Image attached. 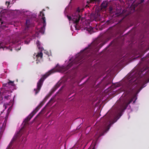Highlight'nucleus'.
<instances>
[{
	"instance_id": "nucleus-7",
	"label": "nucleus",
	"mask_w": 149,
	"mask_h": 149,
	"mask_svg": "<svg viewBox=\"0 0 149 149\" xmlns=\"http://www.w3.org/2000/svg\"><path fill=\"white\" fill-rule=\"evenodd\" d=\"M135 97L129 98L124 100L123 103L121 105L120 108V111L123 112L127 108L128 105L131 103L134 99Z\"/></svg>"
},
{
	"instance_id": "nucleus-4",
	"label": "nucleus",
	"mask_w": 149,
	"mask_h": 149,
	"mask_svg": "<svg viewBox=\"0 0 149 149\" xmlns=\"http://www.w3.org/2000/svg\"><path fill=\"white\" fill-rule=\"evenodd\" d=\"M48 97L46 96L42 101L41 102L35 109L25 119L24 121L25 123L29 121L33 116L37 113L39 110L44 105L45 102L48 98Z\"/></svg>"
},
{
	"instance_id": "nucleus-23",
	"label": "nucleus",
	"mask_w": 149,
	"mask_h": 149,
	"mask_svg": "<svg viewBox=\"0 0 149 149\" xmlns=\"http://www.w3.org/2000/svg\"><path fill=\"white\" fill-rule=\"evenodd\" d=\"M149 81V80H148L147 81H145V84H146Z\"/></svg>"
},
{
	"instance_id": "nucleus-24",
	"label": "nucleus",
	"mask_w": 149,
	"mask_h": 149,
	"mask_svg": "<svg viewBox=\"0 0 149 149\" xmlns=\"http://www.w3.org/2000/svg\"><path fill=\"white\" fill-rule=\"evenodd\" d=\"M26 140V139H25L24 140H22V141H23V142H24V141H25Z\"/></svg>"
},
{
	"instance_id": "nucleus-19",
	"label": "nucleus",
	"mask_w": 149,
	"mask_h": 149,
	"mask_svg": "<svg viewBox=\"0 0 149 149\" xmlns=\"http://www.w3.org/2000/svg\"><path fill=\"white\" fill-rule=\"evenodd\" d=\"M0 22L1 25L3 23V22L2 21V20L1 19H0Z\"/></svg>"
},
{
	"instance_id": "nucleus-18",
	"label": "nucleus",
	"mask_w": 149,
	"mask_h": 149,
	"mask_svg": "<svg viewBox=\"0 0 149 149\" xmlns=\"http://www.w3.org/2000/svg\"><path fill=\"white\" fill-rule=\"evenodd\" d=\"M144 87V86H143L140 89H139V90L137 92V93H138L140 92V91Z\"/></svg>"
},
{
	"instance_id": "nucleus-13",
	"label": "nucleus",
	"mask_w": 149,
	"mask_h": 149,
	"mask_svg": "<svg viewBox=\"0 0 149 149\" xmlns=\"http://www.w3.org/2000/svg\"><path fill=\"white\" fill-rule=\"evenodd\" d=\"M112 10H113L112 8L111 7H110L109 8V10L110 12L111 13H112V12H113Z\"/></svg>"
},
{
	"instance_id": "nucleus-25",
	"label": "nucleus",
	"mask_w": 149,
	"mask_h": 149,
	"mask_svg": "<svg viewBox=\"0 0 149 149\" xmlns=\"http://www.w3.org/2000/svg\"><path fill=\"white\" fill-rule=\"evenodd\" d=\"M2 102H0V104H2Z\"/></svg>"
},
{
	"instance_id": "nucleus-15",
	"label": "nucleus",
	"mask_w": 149,
	"mask_h": 149,
	"mask_svg": "<svg viewBox=\"0 0 149 149\" xmlns=\"http://www.w3.org/2000/svg\"><path fill=\"white\" fill-rule=\"evenodd\" d=\"M39 42H40L38 40H37V41L36 42V44L37 45V46H38V47L39 45H40Z\"/></svg>"
},
{
	"instance_id": "nucleus-28",
	"label": "nucleus",
	"mask_w": 149,
	"mask_h": 149,
	"mask_svg": "<svg viewBox=\"0 0 149 149\" xmlns=\"http://www.w3.org/2000/svg\"><path fill=\"white\" fill-rule=\"evenodd\" d=\"M43 10L45 11V10H44V9H43Z\"/></svg>"
},
{
	"instance_id": "nucleus-20",
	"label": "nucleus",
	"mask_w": 149,
	"mask_h": 149,
	"mask_svg": "<svg viewBox=\"0 0 149 149\" xmlns=\"http://www.w3.org/2000/svg\"><path fill=\"white\" fill-rule=\"evenodd\" d=\"M59 86L58 85V84H57L55 86V87L56 88V89H57V88H58Z\"/></svg>"
},
{
	"instance_id": "nucleus-22",
	"label": "nucleus",
	"mask_w": 149,
	"mask_h": 149,
	"mask_svg": "<svg viewBox=\"0 0 149 149\" xmlns=\"http://www.w3.org/2000/svg\"><path fill=\"white\" fill-rule=\"evenodd\" d=\"M121 115H122L121 114V113L120 114V116H119V117H118V118L117 119V120L118 119L120 118V117L121 116Z\"/></svg>"
},
{
	"instance_id": "nucleus-26",
	"label": "nucleus",
	"mask_w": 149,
	"mask_h": 149,
	"mask_svg": "<svg viewBox=\"0 0 149 149\" xmlns=\"http://www.w3.org/2000/svg\"><path fill=\"white\" fill-rule=\"evenodd\" d=\"M135 102V100L134 101H133V103H134Z\"/></svg>"
},
{
	"instance_id": "nucleus-1",
	"label": "nucleus",
	"mask_w": 149,
	"mask_h": 149,
	"mask_svg": "<svg viewBox=\"0 0 149 149\" xmlns=\"http://www.w3.org/2000/svg\"><path fill=\"white\" fill-rule=\"evenodd\" d=\"M96 42H94L89 45L88 47L85 48L83 50H81L80 53L76 56L72 61L71 62L67 65L65 68L64 67H61L59 71L61 72H64L70 68L73 64L78 63L84 57L85 58H88L94 51H96L95 49L98 43Z\"/></svg>"
},
{
	"instance_id": "nucleus-8",
	"label": "nucleus",
	"mask_w": 149,
	"mask_h": 149,
	"mask_svg": "<svg viewBox=\"0 0 149 149\" xmlns=\"http://www.w3.org/2000/svg\"><path fill=\"white\" fill-rule=\"evenodd\" d=\"M40 15L42 16V19L43 21V26L40 29L39 31L41 34H43L45 31V27L46 25V19L45 17L44 16V14L42 12V11L40 12Z\"/></svg>"
},
{
	"instance_id": "nucleus-16",
	"label": "nucleus",
	"mask_w": 149,
	"mask_h": 149,
	"mask_svg": "<svg viewBox=\"0 0 149 149\" xmlns=\"http://www.w3.org/2000/svg\"><path fill=\"white\" fill-rule=\"evenodd\" d=\"M91 0V3H93V2L94 1L96 2L98 1V0Z\"/></svg>"
},
{
	"instance_id": "nucleus-3",
	"label": "nucleus",
	"mask_w": 149,
	"mask_h": 149,
	"mask_svg": "<svg viewBox=\"0 0 149 149\" xmlns=\"http://www.w3.org/2000/svg\"><path fill=\"white\" fill-rule=\"evenodd\" d=\"M55 72V69H53L49 71L48 72L46 73L45 74L42 76V77L38 81L37 83V88L36 89L35 88L34 89V91H35V94L36 95L40 91L45 80L50 75L54 73Z\"/></svg>"
},
{
	"instance_id": "nucleus-27",
	"label": "nucleus",
	"mask_w": 149,
	"mask_h": 149,
	"mask_svg": "<svg viewBox=\"0 0 149 149\" xmlns=\"http://www.w3.org/2000/svg\"><path fill=\"white\" fill-rule=\"evenodd\" d=\"M71 59H69V61H70Z\"/></svg>"
},
{
	"instance_id": "nucleus-6",
	"label": "nucleus",
	"mask_w": 149,
	"mask_h": 149,
	"mask_svg": "<svg viewBox=\"0 0 149 149\" xmlns=\"http://www.w3.org/2000/svg\"><path fill=\"white\" fill-rule=\"evenodd\" d=\"M22 135V130H21L17 133L14 136L9 144L6 149H12L13 144L15 141H19V139Z\"/></svg>"
},
{
	"instance_id": "nucleus-14",
	"label": "nucleus",
	"mask_w": 149,
	"mask_h": 149,
	"mask_svg": "<svg viewBox=\"0 0 149 149\" xmlns=\"http://www.w3.org/2000/svg\"><path fill=\"white\" fill-rule=\"evenodd\" d=\"M6 5L8 6L10 4V2L8 1H6Z\"/></svg>"
},
{
	"instance_id": "nucleus-17",
	"label": "nucleus",
	"mask_w": 149,
	"mask_h": 149,
	"mask_svg": "<svg viewBox=\"0 0 149 149\" xmlns=\"http://www.w3.org/2000/svg\"><path fill=\"white\" fill-rule=\"evenodd\" d=\"M104 45V43L101 44L99 45V46L100 47V48H101Z\"/></svg>"
},
{
	"instance_id": "nucleus-5",
	"label": "nucleus",
	"mask_w": 149,
	"mask_h": 149,
	"mask_svg": "<svg viewBox=\"0 0 149 149\" xmlns=\"http://www.w3.org/2000/svg\"><path fill=\"white\" fill-rule=\"evenodd\" d=\"M111 119L110 116H108L104 120L106 125H107L109 123H110L104 129L102 130L97 135V136L98 139L101 136L104 135V134L106 133L109 129L111 125Z\"/></svg>"
},
{
	"instance_id": "nucleus-12",
	"label": "nucleus",
	"mask_w": 149,
	"mask_h": 149,
	"mask_svg": "<svg viewBox=\"0 0 149 149\" xmlns=\"http://www.w3.org/2000/svg\"><path fill=\"white\" fill-rule=\"evenodd\" d=\"M127 93H130L132 91V89L131 88L129 89L127 91Z\"/></svg>"
},
{
	"instance_id": "nucleus-2",
	"label": "nucleus",
	"mask_w": 149,
	"mask_h": 149,
	"mask_svg": "<svg viewBox=\"0 0 149 149\" xmlns=\"http://www.w3.org/2000/svg\"><path fill=\"white\" fill-rule=\"evenodd\" d=\"M84 10L83 8L80 9L78 8L72 15V18L71 16L67 15L68 20L69 21L72 20L73 23L75 24L74 26L76 29H79V22L82 16V12Z\"/></svg>"
},
{
	"instance_id": "nucleus-11",
	"label": "nucleus",
	"mask_w": 149,
	"mask_h": 149,
	"mask_svg": "<svg viewBox=\"0 0 149 149\" xmlns=\"http://www.w3.org/2000/svg\"><path fill=\"white\" fill-rule=\"evenodd\" d=\"M36 56L38 58L40 57V58H41L42 56V52H40Z\"/></svg>"
},
{
	"instance_id": "nucleus-9",
	"label": "nucleus",
	"mask_w": 149,
	"mask_h": 149,
	"mask_svg": "<svg viewBox=\"0 0 149 149\" xmlns=\"http://www.w3.org/2000/svg\"><path fill=\"white\" fill-rule=\"evenodd\" d=\"M108 5V3L107 1H104L101 4V6L102 8H106Z\"/></svg>"
},
{
	"instance_id": "nucleus-10",
	"label": "nucleus",
	"mask_w": 149,
	"mask_h": 149,
	"mask_svg": "<svg viewBox=\"0 0 149 149\" xmlns=\"http://www.w3.org/2000/svg\"><path fill=\"white\" fill-rule=\"evenodd\" d=\"M29 24H30V21L29 19H26V27L25 28V30H26L28 29V28L29 27Z\"/></svg>"
},
{
	"instance_id": "nucleus-21",
	"label": "nucleus",
	"mask_w": 149,
	"mask_h": 149,
	"mask_svg": "<svg viewBox=\"0 0 149 149\" xmlns=\"http://www.w3.org/2000/svg\"><path fill=\"white\" fill-rule=\"evenodd\" d=\"M43 111V110H42L39 113V114H40L41 113H42V114H44V112H43L42 113Z\"/></svg>"
}]
</instances>
